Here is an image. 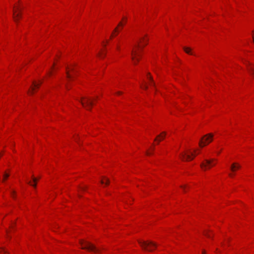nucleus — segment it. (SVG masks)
Masks as SVG:
<instances>
[{"instance_id":"obj_24","label":"nucleus","mask_w":254,"mask_h":254,"mask_svg":"<svg viewBox=\"0 0 254 254\" xmlns=\"http://www.w3.org/2000/svg\"><path fill=\"white\" fill-rule=\"evenodd\" d=\"M123 26V23H122V22H120L118 24V26Z\"/></svg>"},{"instance_id":"obj_34","label":"nucleus","mask_w":254,"mask_h":254,"mask_svg":"<svg viewBox=\"0 0 254 254\" xmlns=\"http://www.w3.org/2000/svg\"><path fill=\"white\" fill-rule=\"evenodd\" d=\"M202 254H205V252L204 251H202Z\"/></svg>"},{"instance_id":"obj_27","label":"nucleus","mask_w":254,"mask_h":254,"mask_svg":"<svg viewBox=\"0 0 254 254\" xmlns=\"http://www.w3.org/2000/svg\"><path fill=\"white\" fill-rule=\"evenodd\" d=\"M122 93L121 92H120V91H118V92H117V94L118 95H120V94H121Z\"/></svg>"},{"instance_id":"obj_18","label":"nucleus","mask_w":254,"mask_h":254,"mask_svg":"<svg viewBox=\"0 0 254 254\" xmlns=\"http://www.w3.org/2000/svg\"><path fill=\"white\" fill-rule=\"evenodd\" d=\"M0 254H7V252L4 250L0 249Z\"/></svg>"},{"instance_id":"obj_19","label":"nucleus","mask_w":254,"mask_h":254,"mask_svg":"<svg viewBox=\"0 0 254 254\" xmlns=\"http://www.w3.org/2000/svg\"><path fill=\"white\" fill-rule=\"evenodd\" d=\"M104 179L106 180L105 185H107V186L109 184V183H110L109 180L108 178H106V177H104Z\"/></svg>"},{"instance_id":"obj_2","label":"nucleus","mask_w":254,"mask_h":254,"mask_svg":"<svg viewBox=\"0 0 254 254\" xmlns=\"http://www.w3.org/2000/svg\"><path fill=\"white\" fill-rule=\"evenodd\" d=\"M140 47L139 42L135 45V48L131 51V59L134 64H136L139 61V57L140 55L138 52Z\"/></svg>"},{"instance_id":"obj_25","label":"nucleus","mask_w":254,"mask_h":254,"mask_svg":"<svg viewBox=\"0 0 254 254\" xmlns=\"http://www.w3.org/2000/svg\"><path fill=\"white\" fill-rule=\"evenodd\" d=\"M118 30V27H116V28L114 29V32H117Z\"/></svg>"},{"instance_id":"obj_37","label":"nucleus","mask_w":254,"mask_h":254,"mask_svg":"<svg viewBox=\"0 0 254 254\" xmlns=\"http://www.w3.org/2000/svg\"><path fill=\"white\" fill-rule=\"evenodd\" d=\"M205 235H206V236H207L208 237H210V236H209V235H207V234H206Z\"/></svg>"},{"instance_id":"obj_7","label":"nucleus","mask_w":254,"mask_h":254,"mask_svg":"<svg viewBox=\"0 0 254 254\" xmlns=\"http://www.w3.org/2000/svg\"><path fill=\"white\" fill-rule=\"evenodd\" d=\"M196 155L191 153L190 154H188L186 152H183L180 154V157L183 161H189L192 160Z\"/></svg>"},{"instance_id":"obj_10","label":"nucleus","mask_w":254,"mask_h":254,"mask_svg":"<svg viewBox=\"0 0 254 254\" xmlns=\"http://www.w3.org/2000/svg\"><path fill=\"white\" fill-rule=\"evenodd\" d=\"M166 135V132L165 131H163L161 132L160 134L157 136V137L154 139L155 141H157L158 143L160 142L162 139H163Z\"/></svg>"},{"instance_id":"obj_39","label":"nucleus","mask_w":254,"mask_h":254,"mask_svg":"<svg viewBox=\"0 0 254 254\" xmlns=\"http://www.w3.org/2000/svg\"><path fill=\"white\" fill-rule=\"evenodd\" d=\"M117 49L119 50V47L118 46L117 47Z\"/></svg>"},{"instance_id":"obj_32","label":"nucleus","mask_w":254,"mask_h":254,"mask_svg":"<svg viewBox=\"0 0 254 254\" xmlns=\"http://www.w3.org/2000/svg\"><path fill=\"white\" fill-rule=\"evenodd\" d=\"M146 154H147L148 155H150V154H151V153H149V152H147L146 153Z\"/></svg>"},{"instance_id":"obj_3","label":"nucleus","mask_w":254,"mask_h":254,"mask_svg":"<svg viewBox=\"0 0 254 254\" xmlns=\"http://www.w3.org/2000/svg\"><path fill=\"white\" fill-rule=\"evenodd\" d=\"M79 101L81 103L84 108L88 110H91V107L93 103V101L90 97H82Z\"/></svg>"},{"instance_id":"obj_28","label":"nucleus","mask_w":254,"mask_h":254,"mask_svg":"<svg viewBox=\"0 0 254 254\" xmlns=\"http://www.w3.org/2000/svg\"><path fill=\"white\" fill-rule=\"evenodd\" d=\"M229 176H230V177H232L233 176V175H233V174H231V173H230V174H229Z\"/></svg>"},{"instance_id":"obj_14","label":"nucleus","mask_w":254,"mask_h":254,"mask_svg":"<svg viewBox=\"0 0 254 254\" xmlns=\"http://www.w3.org/2000/svg\"><path fill=\"white\" fill-rule=\"evenodd\" d=\"M183 49L186 53L190 55H193V53L191 52V49L190 48L185 47L183 48Z\"/></svg>"},{"instance_id":"obj_12","label":"nucleus","mask_w":254,"mask_h":254,"mask_svg":"<svg viewBox=\"0 0 254 254\" xmlns=\"http://www.w3.org/2000/svg\"><path fill=\"white\" fill-rule=\"evenodd\" d=\"M70 71H74V68L73 67H66V73L67 77L68 78H71L72 77L71 75L69 73V72Z\"/></svg>"},{"instance_id":"obj_31","label":"nucleus","mask_w":254,"mask_h":254,"mask_svg":"<svg viewBox=\"0 0 254 254\" xmlns=\"http://www.w3.org/2000/svg\"><path fill=\"white\" fill-rule=\"evenodd\" d=\"M81 189L82 190H84L85 189V188L84 187H82V188H81Z\"/></svg>"},{"instance_id":"obj_23","label":"nucleus","mask_w":254,"mask_h":254,"mask_svg":"<svg viewBox=\"0 0 254 254\" xmlns=\"http://www.w3.org/2000/svg\"><path fill=\"white\" fill-rule=\"evenodd\" d=\"M141 87L142 88H143V89H145V90H146V89H147V88H148L147 86L146 85H145V84L144 85H143V86L141 85Z\"/></svg>"},{"instance_id":"obj_35","label":"nucleus","mask_w":254,"mask_h":254,"mask_svg":"<svg viewBox=\"0 0 254 254\" xmlns=\"http://www.w3.org/2000/svg\"><path fill=\"white\" fill-rule=\"evenodd\" d=\"M48 74H49V75H51V71H50V72H49Z\"/></svg>"},{"instance_id":"obj_22","label":"nucleus","mask_w":254,"mask_h":254,"mask_svg":"<svg viewBox=\"0 0 254 254\" xmlns=\"http://www.w3.org/2000/svg\"><path fill=\"white\" fill-rule=\"evenodd\" d=\"M32 179H33V181L34 182V183H37V182L38 181V179L32 176Z\"/></svg>"},{"instance_id":"obj_5","label":"nucleus","mask_w":254,"mask_h":254,"mask_svg":"<svg viewBox=\"0 0 254 254\" xmlns=\"http://www.w3.org/2000/svg\"><path fill=\"white\" fill-rule=\"evenodd\" d=\"M80 244L81 246V249H82L87 250L90 251H93L95 252H97L98 251L94 245L89 242H84L83 240H81L80 241Z\"/></svg>"},{"instance_id":"obj_33","label":"nucleus","mask_w":254,"mask_h":254,"mask_svg":"<svg viewBox=\"0 0 254 254\" xmlns=\"http://www.w3.org/2000/svg\"><path fill=\"white\" fill-rule=\"evenodd\" d=\"M253 42H254V34L253 35Z\"/></svg>"},{"instance_id":"obj_29","label":"nucleus","mask_w":254,"mask_h":254,"mask_svg":"<svg viewBox=\"0 0 254 254\" xmlns=\"http://www.w3.org/2000/svg\"><path fill=\"white\" fill-rule=\"evenodd\" d=\"M141 41H144V38H141V39L140 40V42H141Z\"/></svg>"},{"instance_id":"obj_6","label":"nucleus","mask_w":254,"mask_h":254,"mask_svg":"<svg viewBox=\"0 0 254 254\" xmlns=\"http://www.w3.org/2000/svg\"><path fill=\"white\" fill-rule=\"evenodd\" d=\"M21 17V10L19 6H15L13 9V18L15 22H17L18 19Z\"/></svg>"},{"instance_id":"obj_17","label":"nucleus","mask_w":254,"mask_h":254,"mask_svg":"<svg viewBox=\"0 0 254 254\" xmlns=\"http://www.w3.org/2000/svg\"><path fill=\"white\" fill-rule=\"evenodd\" d=\"M27 183H28L29 185H31V186H33L34 188H36V183H34V184H32V182H31V181H28V182H27Z\"/></svg>"},{"instance_id":"obj_1","label":"nucleus","mask_w":254,"mask_h":254,"mask_svg":"<svg viewBox=\"0 0 254 254\" xmlns=\"http://www.w3.org/2000/svg\"><path fill=\"white\" fill-rule=\"evenodd\" d=\"M138 243L141 248L145 250L151 252L153 250V248H156L157 244L152 241H138Z\"/></svg>"},{"instance_id":"obj_38","label":"nucleus","mask_w":254,"mask_h":254,"mask_svg":"<svg viewBox=\"0 0 254 254\" xmlns=\"http://www.w3.org/2000/svg\"><path fill=\"white\" fill-rule=\"evenodd\" d=\"M147 45V42H145V44H144V46L146 45Z\"/></svg>"},{"instance_id":"obj_8","label":"nucleus","mask_w":254,"mask_h":254,"mask_svg":"<svg viewBox=\"0 0 254 254\" xmlns=\"http://www.w3.org/2000/svg\"><path fill=\"white\" fill-rule=\"evenodd\" d=\"M213 159L204 160V162H202L200 164V166L202 169L205 170L207 168H210L212 166L215 165V164H212Z\"/></svg>"},{"instance_id":"obj_30","label":"nucleus","mask_w":254,"mask_h":254,"mask_svg":"<svg viewBox=\"0 0 254 254\" xmlns=\"http://www.w3.org/2000/svg\"><path fill=\"white\" fill-rule=\"evenodd\" d=\"M181 187L184 190L185 189V186H181Z\"/></svg>"},{"instance_id":"obj_4","label":"nucleus","mask_w":254,"mask_h":254,"mask_svg":"<svg viewBox=\"0 0 254 254\" xmlns=\"http://www.w3.org/2000/svg\"><path fill=\"white\" fill-rule=\"evenodd\" d=\"M213 137V134L212 133H208L207 134L205 135L200 139L199 142V146L202 147L207 145L212 141Z\"/></svg>"},{"instance_id":"obj_11","label":"nucleus","mask_w":254,"mask_h":254,"mask_svg":"<svg viewBox=\"0 0 254 254\" xmlns=\"http://www.w3.org/2000/svg\"><path fill=\"white\" fill-rule=\"evenodd\" d=\"M42 82L39 81V83H37L35 82H33L32 85L31 87V89L28 91L29 94H32L33 93V91H34L35 88L37 87L38 88L40 85L41 84Z\"/></svg>"},{"instance_id":"obj_20","label":"nucleus","mask_w":254,"mask_h":254,"mask_svg":"<svg viewBox=\"0 0 254 254\" xmlns=\"http://www.w3.org/2000/svg\"><path fill=\"white\" fill-rule=\"evenodd\" d=\"M11 196L13 197V198H15V191L14 190H11Z\"/></svg>"},{"instance_id":"obj_9","label":"nucleus","mask_w":254,"mask_h":254,"mask_svg":"<svg viewBox=\"0 0 254 254\" xmlns=\"http://www.w3.org/2000/svg\"><path fill=\"white\" fill-rule=\"evenodd\" d=\"M241 168V165L236 162L232 164L230 167V170L233 172H235L237 170Z\"/></svg>"},{"instance_id":"obj_16","label":"nucleus","mask_w":254,"mask_h":254,"mask_svg":"<svg viewBox=\"0 0 254 254\" xmlns=\"http://www.w3.org/2000/svg\"><path fill=\"white\" fill-rule=\"evenodd\" d=\"M9 176V175L8 174L6 173H4L3 176L2 182H4L8 178Z\"/></svg>"},{"instance_id":"obj_13","label":"nucleus","mask_w":254,"mask_h":254,"mask_svg":"<svg viewBox=\"0 0 254 254\" xmlns=\"http://www.w3.org/2000/svg\"><path fill=\"white\" fill-rule=\"evenodd\" d=\"M147 78L150 81V85L155 86V84L154 82L153 81L152 76L150 75V73H148Z\"/></svg>"},{"instance_id":"obj_26","label":"nucleus","mask_w":254,"mask_h":254,"mask_svg":"<svg viewBox=\"0 0 254 254\" xmlns=\"http://www.w3.org/2000/svg\"><path fill=\"white\" fill-rule=\"evenodd\" d=\"M101 183L102 184H104L105 183H104V180H103V179L101 180Z\"/></svg>"},{"instance_id":"obj_21","label":"nucleus","mask_w":254,"mask_h":254,"mask_svg":"<svg viewBox=\"0 0 254 254\" xmlns=\"http://www.w3.org/2000/svg\"><path fill=\"white\" fill-rule=\"evenodd\" d=\"M105 54L102 53H99V56L100 57V58H104L105 57Z\"/></svg>"},{"instance_id":"obj_15","label":"nucleus","mask_w":254,"mask_h":254,"mask_svg":"<svg viewBox=\"0 0 254 254\" xmlns=\"http://www.w3.org/2000/svg\"><path fill=\"white\" fill-rule=\"evenodd\" d=\"M248 70L251 74H252V75L254 74V68L253 67L248 66Z\"/></svg>"},{"instance_id":"obj_36","label":"nucleus","mask_w":254,"mask_h":254,"mask_svg":"<svg viewBox=\"0 0 254 254\" xmlns=\"http://www.w3.org/2000/svg\"><path fill=\"white\" fill-rule=\"evenodd\" d=\"M66 88L67 89H69V88H68V87L67 85H66Z\"/></svg>"}]
</instances>
